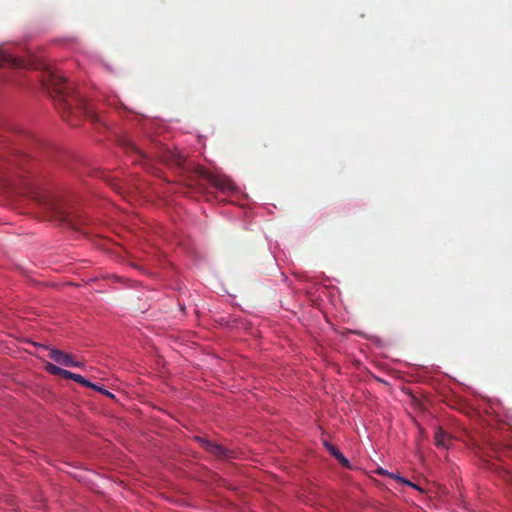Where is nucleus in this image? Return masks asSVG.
I'll return each instance as SVG.
<instances>
[{"instance_id": "39448f33", "label": "nucleus", "mask_w": 512, "mask_h": 512, "mask_svg": "<svg viewBox=\"0 0 512 512\" xmlns=\"http://www.w3.org/2000/svg\"><path fill=\"white\" fill-rule=\"evenodd\" d=\"M326 448L329 450V452L339 460V462L345 466V467H349L350 466V462L349 460L337 449L335 448L334 446H332L331 444L325 442L324 443Z\"/></svg>"}, {"instance_id": "0eeeda50", "label": "nucleus", "mask_w": 512, "mask_h": 512, "mask_svg": "<svg viewBox=\"0 0 512 512\" xmlns=\"http://www.w3.org/2000/svg\"><path fill=\"white\" fill-rule=\"evenodd\" d=\"M46 370L53 375H59L63 378H67V374L69 372L68 370H65V369H63L59 366H56L54 364H51V363L46 364Z\"/></svg>"}, {"instance_id": "7ed1b4c3", "label": "nucleus", "mask_w": 512, "mask_h": 512, "mask_svg": "<svg viewBox=\"0 0 512 512\" xmlns=\"http://www.w3.org/2000/svg\"><path fill=\"white\" fill-rule=\"evenodd\" d=\"M207 178L222 191H233L234 183L226 176L207 175Z\"/></svg>"}, {"instance_id": "f257e3e1", "label": "nucleus", "mask_w": 512, "mask_h": 512, "mask_svg": "<svg viewBox=\"0 0 512 512\" xmlns=\"http://www.w3.org/2000/svg\"><path fill=\"white\" fill-rule=\"evenodd\" d=\"M48 356L56 363L66 367H82L83 363L75 361L71 355L64 353L60 350L50 348Z\"/></svg>"}, {"instance_id": "6e6552de", "label": "nucleus", "mask_w": 512, "mask_h": 512, "mask_svg": "<svg viewBox=\"0 0 512 512\" xmlns=\"http://www.w3.org/2000/svg\"><path fill=\"white\" fill-rule=\"evenodd\" d=\"M447 440H448V437L446 436V434L444 433V431L442 429H438L435 433V443L437 446L439 447H447L448 444H447Z\"/></svg>"}, {"instance_id": "f8f14e48", "label": "nucleus", "mask_w": 512, "mask_h": 512, "mask_svg": "<svg viewBox=\"0 0 512 512\" xmlns=\"http://www.w3.org/2000/svg\"><path fill=\"white\" fill-rule=\"evenodd\" d=\"M208 446L211 447V450L215 453H219L221 452V447L220 446H217V445H210L208 442H205Z\"/></svg>"}, {"instance_id": "423d86ee", "label": "nucleus", "mask_w": 512, "mask_h": 512, "mask_svg": "<svg viewBox=\"0 0 512 512\" xmlns=\"http://www.w3.org/2000/svg\"><path fill=\"white\" fill-rule=\"evenodd\" d=\"M66 379H72L75 382L80 383V384H82L83 386H86V387L97 388V385L91 383L89 380H87L83 376H81L79 374H75V373L70 372V371L68 372Z\"/></svg>"}, {"instance_id": "9d476101", "label": "nucleus", "mask_w": 512, "mask_h": 512, "mask_svg": "<svg viewBox=\"0 0 512 512\" xmlns=\"http://www.w3.org/2000/svg\"><path fill=\"white\" fill-rule=\"evenodd\" d=\"M83 114L87 117H90L92 119H95L96 120V114L94 113L92 107L88 104H84L83 105Z\"/></svg>"}, {"instance_id": "1a4fd4ad", "label": "nucleus", "mask_w": 512, "mask_h": 512, "mask_svg": "<svg viewBox=\"0 0 512 512\" xmlns=\"http://www.w3.org/2000/svg\"><path fill=\"white\" fill-rule=\"evenodd\" d=\"M379 474H385V475H389L390 477H393L395 478L396 480H398L400 483H403L405 485H408V486H411L415 489H419V487L416 485V484H413L412 482H410L409 480L399 476V475H395L393 473H388L387 471L383 470V469H380L378 471Z\"/></svg>"}, {"instance_id": "9b49d317", "label": "nucleus", "mask_w": 512, "mask_h": 512, "mask_svg": "<svg viewBox=\"0 0 512 512\" xmlns=\"http://www.w3.org/2000/svg\"><path fill=\"white\" fill-rule=\"evenodd\" d=\"M93 389H94V390H97V391H99V392H102V393H104L105 395H107V396H109V397H114V396H113V394H111L109 391H107V390H105V389H103V388L99 387L98 385H97V388H93Z\"/></svg>"}, {"instance_id": "f03ea898", "label": "nucleus", "mask_w": 512, "mask_h": 512, "mask_svg": "<svg viewBox=\"0 0 512 512\" xmlns=\"http://www.w3.org/2000/svg\"><path fill=\"white\" fill-rule=\"evenodd\" d=\"M64 82L65 78L62 74L51 71L49 72L48 79L45 80L44 85L49 93L61 95L63 93L61 85Z\"/></svg>"}, {"instance_id": "20e7f679", "label": "nucleus", "mask_w": 512, "mask_h": 512, "mask_svg": "<svg viewBox=\"0 0 512 512\" xmlns=\"http://www.w3.org/2000/svg\"><path fill=\"white\" fill-rule=\"evenodd\" d=\"M0 64L1 65H8V66H13V67H18V68H21V67L25 66L23 60H21L20 58L15 57L11 53H9V52L1 49V48H0Z\"/></svg>"}]
</instances>
